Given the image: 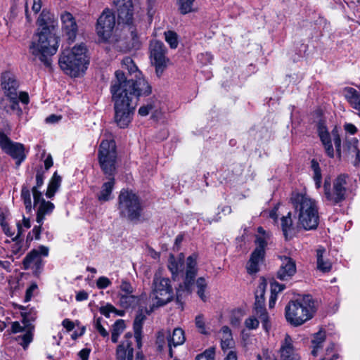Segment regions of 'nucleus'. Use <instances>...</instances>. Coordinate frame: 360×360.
Returning <instances> with one entry per match:
<instances>
[{
	"label": "nucleus",
	"instance_id": "obj_31",
	"mask_svg": "<svg viewBox=\"0 0 360 360\" xmlns=\"http://www.w3.org/2000/svg\"><path fill=\"white\" fill-rule=\"evenodd\" d=\"M344 148L347 153L349 157L354 158L353 165L357 167L360 163V151L358 148V140L352 139L347 141L344 145Z\"/></svg>",
	"mask_w": 360,
	"mask_h": 360
},
{
	"label": "nucleus",
	"instance_id": "obj_16",
	"mask_svg": "<svg viewBox=\"0 0 360 360\" xmlns=\"http://www.w3.org/2000/svg\"><path fill=\"white\" fill-rule=\"evenodd\" d=\"M256 248L250 255L247 264V271L250 274H255L259 271V264L263 262L265 256V248L267 242L262 237H257L255 241Z\"/></svg>",
	"mask_w": 360,
	"mask_h": 360
},
{
	"label": "nucleus",
	"instance_id": "obj_39",
	"mask_svg": "<svg viewBox=\"0 0 360 360\" xmlns=\"http://www.w3.org/2000/svg\"><path fill=\"white\" fill-rule=\"evenodd\" d=\"M325 340L326 333L324 331L319 330L318 333L314 334V338L311 341L313 345L311 354L313 356H316L317 355L318 351L322 347V344Z\"/></svg>",
	"mask_w": 360,
	"mask_h": 360
},
{
	"label": "nucleus",
	"instance_id": "obj_24",
	"mask_svg": "<svg viewBox=\"0 0 360 360\" xmlns=\"http://www.w3.org/2000/svg\"><path fill=\"white\" fill-rule=\"evenodd\" d=\"M196 274L197 269H186L184 285H180V288L176 290V299L178 300L181 298L182 293H191Z\"/></svg>",
	"mask_w": 360,
	"mask_h": 360
},
{
	"label": "nucleus",
	"instance_id": "obj_14",
	"mask_svg": "<svg viewBox=\"0 0 360 360\" xmlns=\"http://www.w3.org/2000/svg\"><path fill=\"white\" fill-rule=\"evenodd\" d=\"M167 49L164 44L160 41H155L150 44V60L155 68V73L158 77H161L167 66L169 61L167 58Z\"/></svg>",
	"mask_w": 360,
	"mask_h": 360
},
{
	"label": "nucleus",
	"instance_id": "obj_41",
	"mask_svg": "<svg viewBox=\"0 0 360 360\" xmlns=\"http://www.w3.org/2000/svg\"><path fill=\"white\" fill-rule=\"evenodd\" d=\"M124 328L125 323L122 319H119L115 322L111 332V340L112 342H117L119 336L124 331Z\"/></svg>",
	"mask_w": 360,
	"mask_h": 360
},
{
	"label": "nucleus",
	"instance_id": "obj_42",
	"mask_svg": "<svg viewBox=\"0 0 360 360\" xmlns=\"http://www.w3.org/2000/svg\"><path fill=\"white\" fill-rule=\"evenodd\" d=\"M207 286V283L205 278L200 277L196 281V287H197V294L199 297L203 301H206V295L205 294V290Z\"/></svg>",
	"mask_w": 360,
	"mask_h": 360
},
{
	"label": "nucleus",
	"instance_id": "obj_62",
	"mask_svg": "<svg viewBox=\"0 0 360 360\" xmlns=\"http://www.w3.org/2000/svg\"><path fill=\"white\" fill-rule=\"evenodd\" d=\"M0 224L1 226L2 230L4 232V233L7 236H11L13 233L11 231L10 227L8 224V223L6 221V216L4 215L2 221H0Z\"/></svg>",
	"mask_w": 360,
	"mask_h": 360
},
{
	"label": "nucleus",
	"instance_id": "obj_15",
	"mask_svg": "<svg viewBox=\"0 0 360 360\" xmlns=\"http://www.w3.org/2000/svg\"><path fill=\"white\" fill-rule=\"evenodd\" d=\"M266 287V281L262 279L255 292V314L260 319L263 328L268 332L270 328V323L268 313L264 307V294Z\"/></svg>",
	"mask_w": 360,
	"mask_h": 360
},
{
	"label": "nucleus",
	"instance_id": "obj_6",
	"mask_svg": "<svg viewBox=\"0 0 360 360\" xmlns=\"http://www.w3.org/2000/svg\"><path fill=\"white\" fill-rule=\"evenodd\" d=\"M314 311L313 298L307 295L302 299L290 301L285 308V316L288 323L294 326H299L311 319Z\"/></svg>",
	"mask_w": 360,
	"mask_h": 360
},
{
	"label": "nucleus",
	"instance_id": "obj_23",
	"mask_svg": "<svg viewBox=\"0 0 360 360\" xmlns=\"http://www.w3.org/2000/svg\"><path fill=\"white\" fill-rule=\"evenodd\" d=\"M34 207L37 208V223L43 224L45 216L53 212L54 205L49 201H46L41 196L37 204L34 202Z\"/></svg>",
	"mask_w": 360,
	"mask_h": 360
},
{
	"label": "nucleus",
	"instance_id": "obj_29",
	"mask_svg": "<svg viewBox=\"0 0 360 360\" xmlns=\"http://www.w3.org/2000/svg\"><path fill=\"white\" fill-rule=\"evenodd\" d=\"M280 352L281 360H298L294 352L292 339L289 335H285L284 343L282 345Z\"/></svg>",
	"mask_w": 360,
	"mask_h": 360
},
{
	"label": "nucleus",
	"instance_id": "obj_22",
	"mask_svg": "<svg viewBox=\"0 0 360 360\" xmlns=\"http://www.w3.org/2000/svg\"><path fill=\"white\" fill-rule=\"evenodd\" d=\"M185 333L184 330L181 328H174L172 334L168 331L167 347L169 350V356L170 358H173L174 356L173 347H176L183 345L185 342Z\"/></svg>",
	"mask_w": 360,
	"mask_h": 360
},
{
	"label": "nucleus",
	"instance_id": "obj_58",
	"mask_svg": "<svg viewBox=\"0 0 360 360\" xmlns=\"http://www.w3.org/2000/svg\"><path fill=\"white\" fill-rule=\"evenodd\" d=\"M114 310L115 307L110 304H107L105 306H102L99 309L100 313L106 317H109L110 313L114 311Z\"/></svg>",
	"mask_w": 360,
	"mask_h": 360
},
{
	"label": "nucleus",
	"instance_id": "obj_45",
	"mask_svg": "<svg viewBox=\"0 0 360 360\" xmlns=\"http://www.w3.org/2000/svg\"><path fill=\"white\" fill-rule=\"evenodd\" d=\"M165 39L171 49H176L179 44L178 35L174 31L165 32Z\"/></svg>",
	"mask_w": 360,
	"mask_h": 360
},
{
	"label": "nucleus",
	"instance_id": "obj_64",
	"mask_svg": "<svg viewBox=\"0 0 360 360\" xmlns=\"http://www.w3.org/2000/svg\"><path fill=\"white\" fill-rule=\"evenodd\" d=\"M91 352V349L89 348H84L79 351L78 355L81 360H88Z\"/></svg>",
	"mask_w": 360,
	"mask_h": 360
},
{
	"label": "nucleus",
	"instance_id": "obj_21",
	"mask_svg": "<svg viewBox=\"0 0 360 360\" xmlns=\"http://www.w3.org/2000/svg\"><path fill=\"white\" fill-rule=\"evenodd\" d=\"M1 86L5 96L19 94L18 91L19 83L15 75L11 72L2 73L1 77Z\"/></svg>",
	"mask_w": 360,
	"mask_h": 360
},
{
	"label": "nucleus",
	"instance_id": "obj_38",
	"mask_svg": "<svg viewBox=\"0 0 360 360\" xmlns=\"http://www.w3.org/2000/svg\"><path fill=\"white\" fill-rule=\"evenodd\" d=\"M61 182V178L59 175L57 174L56 172L53 175L46 193V195L47 198H51L53 197L56 192L57 189L59 188Z\"/></svg>",
	"mask_w": 360,
	"mask_h": 360
},
{
	"label": "nucleus",
	"instance_id": "obj_46",
	"mask_svg": "<svg viewBox=\"0 0 360 360\" xmlns=\"http://www.w3.org/2000/svg\"><path fill=\"white\" fill-rule=\"evenodd\" d=\"M168 331H165L164 330H160L157 333L156 336V345L158 347V349L160 352H162L165 346V341H167Z\"/></svg>",
	"mask_w": 360,
	"mask_h": 360
},
{
	"label": "nucleus",
	"instance_id": "obj_5",
	"mask_svg": "<svg viewBox=\"0 0 360 360\" xmlns=\"http://www.w3.org/2000/svg\"><path fill=\"white\" fill-rule=\"evenodd\" d=\"M86 51V46L83 43L75 45L71 50L65 49L58 61L60 68L72 77H79L88 68Z\"/></svg>",
	"mask_w": 360,
	"mask_h": 360
},
{
	"label": "nucleus",
	"instance_id": "obj_28",
	"mask_svg": "<svg viewBox=\"0 0 360 360\" xmlns=\"http://www.w3.org/2000/svg\"><path fill=\"white\" fill-rule=\"evenodd\" d=\"M116 356L117 360H133L134 349L131 343H129L127 341H122L117 347Z\"/></svg>",
	"mask_w": 360,
	"mask_h": 360
},
{
	"label": "nucleus",
	"instance_id": "obj_36",
	"mask_svg": "<svg viewBox=\"0 0 360 360\" xmlns=\"http://www.w3.org/2000/svg\"><path fill=\"white\" fill-rule=\"evenodd\" d=\"M44 172L39 170L37 171L36 174V185L32 188V193L35 204L38 202V201L42 196V194L40 192L39 188L44 184Z\"/></svg>",
	"mask_w": 360,
	"mask_h": 360
},
{
	"label": "nucleus",
	"instance_id": "obj_53",
	"mask_svg": "<svg viewBox=\"0 0 360 360\" xmlns=\"http://www.w3.org/2000/svg\"><path fill=\"white\" fill-rule=\"evenodd\" d=\"M112 284L110 280L105 276H101L96 281V286L98 289H105Z\"/></svg>",
	"mask_w": 360,
	"mask_h": 360
},
{
	"label": "nucleus",
	"instance_id": "obj_35",
	"mask_svg": "<svg viewBox=\"0 0 360 360\" xmlns=\"http://www.w3.org/2000/svg\"><path fill=\"white\" fill-rule=\"evenodd\" d=\"M34 327L27 328L25 333L16 336L15 340L26 350L30 344L33 341Z\"/></svg>",
	"mask_w": 360,
	"mask_h": 360
},
{
	"label": "nucleus",
	"instance_id": "obj_56",
	"mask_svg": "<svg viewBox=\"0 0 360 360\" xmlns=\"http://www.w3.org/2000/svg\"><path fill=\"white\" fill-rule=\"evenodd\" d=\"M27 330V327L24 326H21L18 321H13L11 323V333L15 334L18 333H22L23 331L25 332Z\"/></svg>",
	"mask_w": 360,
	"mask_h": 360
},
{
	"label": "nucleus",
	"instance_id": "obj_48",
	"mask_svg": "<svg viewBox=\"0 0 360 360\" xmlns=\"http://www.w3.org/2000/svg\"><path fill=\"white\" fill-rule=\"evenodd\" d=\"M157 111L155 102L151 101L148 102L146 105H142L139 109V114L141 116H146L150 113H153Z\"/></svg>",
	"mask_w": 360,
	"mask_h": 360
},
{
	"label": "nucleus",
	"instance_id": "obj_54",
	"mask_svg": "<svg viewBox=\"0 0 360 360\" xmlns=\"http://www.w3.org/2000/svg\"><path fill=\"white\" fill-rule=\"evenodd\" d=\"M101 319H102L101 318H98L96 319V321L94 322V327L102 337L106 338V337H108L109 334H108V332L102 326Z\"/></svg>",
	"mask_w": 360,
	"mask_h": 360
},
{
	"label": "nucleus",
	"instance_id": "obj_50",
	"mask_svg": "<svg viewBox=\"0 0 360 360\" xmlns=\"http://www.w3.org/2000/svg\"><path fill=\"white\" fill-rule=\"evenodd\" d=\"M22 323H23V325H25L27 328L34 327L31 324V322L34 321L36 319V313H35V311H30L29 313L22 312Z\"/></svg>",
	"mask_w": 360,
	"mask_h": 360
},
{
	"label": "nucleus",
	"instance_id": "obj_19",
	"mask_svg": "<svg viewBox=\"0 0 360 360\" xmlns=\"http://www.w3.org/2000/svg\"><path fill=\"white\" fill-rule=\"evenodd\" d=\"M280 266L276 272V277L281 281H289L297 272L295 261L286 255L279 256Z\"/></svg>",
	"mask_w": 360,
	"mask_h": 360
},
{
	"label": "nucleus",
	"instance_id": "obj_30",
	"mask_svg": "<svg viewBox=\"0 0 360 360\" xmlns=\"http://www.w3.org/2000/svg\"><path fill=\"white\" fill-rule=\"evenodd\" d=\"M326 250L323 247H319L316 250V264L317 269L323 272H329L332 269V264L325 255Z\"/></svg>",
	"mask_w": 360,
	"mask_h": 360
},
{
	"label": "nucleus",
	"instance_id": "obj_47",
	"mask_svg": "<svg viewBox=\"0 0 360 360\" xmlns=\"http://www.w3.org/2000/svg\"><path fill=\"white\" fill-rule=\"evenodd\" d=\"M18 234L14 238V240L16 242L11 247V251L14 255H21L25 250L22 249L21 243L18 241L22 234V228L19 224H18Z\"/></svg>",
	"mask_w": 360,
	"mask_h": 360
},
{
	"label": "nucleus",
	"instance_id": "obj_51",
	"mask_svg": "<svg viewBox=\"0 0 360 360\" xmlns=\"http://www.w3.org/2000/svg\"><path fill=\"white\" fill-rule=\"evenodd\" d=\"M215 350L214 347L206 349L204 352L198 354L195 357V360H214Z\"/></svg>",
	"mask_w": 360,
	"mask_h": 360
},
{
	"label": "nucleus",
	"instance_id": "obj_49",
	"mask_svg": "<svg viewBox=\"0 0 360 360\" xmlns=\"http://www.w3.org/2000/svg\"><path fill=\"white\" fill-rule=\"evenodd\" d=\"M195 0H178L179 10L182 14H186L193 11V4Z\"/></svg>",
	"mask_w": 360,
	"mask_h": 360
},
{
	"label": "nucleus",
	"instance_id": "obj_12",
	"mask_svg": "<svg viewBox=\"0 0 360 360\" xmlns=\"http://www.w3.org/2000/svg\"><path fill=\"white\" fill-rule=\"evenodd\" d=\"M116 25L115 13L108 8L105 9L97 20L96 31L103 41H107L112 36Z\"/></svg>",
	"mask_w": 360,
	"mask_h": 360
},
{
	"label": "nucleus",
	"instance_id": "obj_20",
	"mask_svg": "<svg viewBox=\"0 0 360 360\" xmlns=\"http://www.w3.org/2000/svg\"><path fill=\"white\" fill-rule=\"evenodd\" d=\"M62 30L67 37L69 43H72L76 39L78 31V26L75 18L72 13L64 12L60 15Z\"/></svg>",
	"mask_w": 360,
	"mask_h": 360
},
{
	"label": "nucleus",
	"instance_id": "obj_18",
	"mask_svg": "<svg viewBox=\"0 0 360 360\" xmlns=\"http://www.w3.org/2000/svg\"><path fill=\"white\" fill-rule=\"evenodd\" d=\"M9 103L4 107V110L8 114H15L18 117L22 115V110L20 107L19 101L24 105L30 103V97L27 92L20 91L18 94L6 96Z\"/></svg>",
	"mask_w": 360,
	"mask_h": 360
},
{
	"label": "nucleus",
	"instance_id": "obj_61",
	"mask_svg": "<svg viewBox=\"0 0 360 360\" xmlns=\"http://www.w3.org/2000/svg\"><path fill=\"white\" fill-rule=\"evenodd\" d=\"M37 288V285L35 283H32L27 290L25 297V301L28 302L31 300L33 292L36 290Z\"/></svg>",
	"mask_w": 360,
	"mask_h": 360
},
{
	"label": "nucleus",
	"instance_id": "obj_55",
	"mask_svg": "<svg viewBox=\"0 0 360 360\" xmlns=\"http://www.w3.org/2000/svg\"><path fill=\"white\" fill-rule=\"evenodd\" d=\"M271 293L275 294L278 295V294L282 292L285 288V285L282 283H279L278 282L274 281L271 283Z\"/></svg>",
	"mask_w": 360,
	"mask_h": 360
},
{
	"label": "nucleus",
	"instance_id": "obj_63",
	"mask_svg": "<svg viewBox=\"0 0 360 360\" xmlns=\"http://www.w3.org/2000/svg\"><path fill=\"white\" fill-rule=\"evenodd\" d=\"M89 298V294L85 290H80L77 292L75 300L77 302H82Z\"/></svg>",
	"mask_w": 360,
	"mask_h": 360
},
{
	"label": "nucleus",
	"instance_id": "obj_37",
	"mask_svg": "<svg viewBox=\"0 0 360 360\" xmlns=\"http://www.w3.org/2000/svg\"><path fill=\"white\" fill-rule=\"evenodd\" d=\"M20 196L27 212L30 213L32 210L31 191L30 188L25 184H23L22 186Z\"/></svg>",
	"mask_w": 360,
	"mask_h": 360
},
{
	"label": "nucleus",
	"instance_id": "obj_52",
	"mask_svg": "<svg viewBox=\"0 0 360 360\" xmlns=\"http://www.w3.org/2000/svg\"><path fill=\"white\" fill-rule=\"evenodd\" d=\"M195 323L200 333L204 335H207L208 333L206 330L204 318L202 314H199L195 317Z\"/></svg>",
	"mask_w": 360,
	"mask_h": 360
},
{
	"label": "nucleus",
	"instance_id": "obj_2",
	"mask_svg": "<svg viewBox=\"0 0 360 360\" xmlns=\"http://www.w3.org/2000/svg\"><path fill=\"white\" fill-rule=\"evenodd\" d=\"M98 158L102 171L108 176V181L102 185L100 192L97 194L98 200L103 202L109 201L112 198L111 194L115 183L114 174L116 169L117 151L113 140L101 141Z\"/></svg>",
	"mask_w": 360,
	"mask_h": 360
},
{
	"label": "nucleus",
	"instance_id": "obj_4",
	"mask_svg": "<svg viewBox=\"0 0 360 360\" xmlns=\"http://www.w3.org/2000/svg\"><path fill=\"white\" fill-rule=\"evenodd\" d=\"M59 38L48 27L39 28L29 46L34 60L38 59L46 66L51 65L50 58L56 53Z\"/></svg>",
	"mask_w": 360,
	"mask_h": 360
},
{
	"label": "nucleus",
	"instance_id": "obj_13",
	"mask_svg": "<svg viewBox=\"0 0 360 360\" xmlns=\"http://www.w3.org/2000/svg\"><path fill=\"white\" fill-rule=\"evenodd\" d=\"M0 148L1 150L9 155L15 160V164L18 167L25 160L24 145L12 141L7 135L0 131Z\"/></svg>",
	"mask_w": 360,
	"mask_h": 360
},
{
	"label": "nucleus",
	"instance_id": "obj_26",
	"mask_svg": "<svg viewBox=\"0 0 360 360\" xmlns=\"http://www.w3.org/2000/svg\"><path fill=\"white\" fill-rule=\"evenodd\" d=\"M343 94L347 102L357 111V115L360 117V90L345 87Z\"/></svg>",
	"mask_w": 360,
	"mask_h": 360
},
{
	"label": "nucleus",
	"instance_id": "obj_59",
	"mask_svg": "<svg viewBox=\"0 0 360 360\" xmlns=\"http://www.w3.org/2000/svg\"><path fill=\"white\" fill-rule=\"evenodd\" d=\"M122 292H124V295H130L133 292V287L127 281H122L120 285Z\"/></svg>",
	"mask_w": 360,
	"mask_h": 360
},
{
	"label": "nucleus",
	"instance_id": "obj_11",
	"mask_svg": "<svg viewBox=\"0 0 360 360\" xmlns=\"http://www.w3.org/2000/svg\"><path fill=\"white\" fill-rule=\"evenodd\" d=\"M318 134L322 144L324 146L325 151L329 158H334L335 151L332 144V140L334 143L337 155L339 158L341 156V139L339 130L335 127L330 133L328 132L323 123L319 122L318 124Z\"/></svg>",
	"mask_w": 360,
	"mask_h": 360
},
{
	"label": "nucleus",
	"instance_id": "obj_9",
	"mask_svg": "<svg viewBox=\"0 0 360 360\" xmlns=\"http://www.w3.org/2000/svg\"><path fill=\"white\" fill-rule=\"evenodd\" d=\"M113 4L117 13L118 23L126 25L132 40V45L139 43L137 24L133 18L134 6L132 0H113Z\"/></svg>",
	"mask_w": 360,
	"mask_h": 360
},
{
	"label": "nucleus",
	"instance_id": "obj_34",
	"mask_svg": "<svg viewBox=\"0 0 360 360\" xmlns=\"http://www.w3.org/2000/svg\"><path fill=\"white\" fill-rule=\"evenodd\" d=\"M54 15L46 10H43L37 19L39 28L48 27L51 30V28L54 27Z\"/></svg>",
	"mask_w": 360,
	"mask_h": 360
},
{
	"label": "nucleus",
	"instance_id": "obj_17",
	"mask_svg": "<svg viewBox=\"0 0 360 360\" xmlns=\"http://www.w3.org/2000/svg\"><path fill=\"white\" fill-rule=\"evenodd\" d=\"M49 248L44 245H39L37 248L32 250L23 259L22 264L25 269L33 266L36 270H39L44 266L42 257H47Z\"/></svg>",
	"mask_w": 360,
	"mask_h": 360
},
{
	"label": "nucleus",
	"instance_id": "obj_32",
	"mask_svg": "<svg viewBox=\"0 0 360 360\" xmlns=\"http://www.w3.org/2000/svg\"><path fill=\"white\" fill-rule=\"evenodd\" d=\"M281 229L285 238H291L295 233V226L293 224L292 213L289 212L285 216L281 219Z\"/></svg>",
	"mask_w": 360,
	"mask_h": 360
},
{
	"label": "nucleus",
	"instance_id": "obj_57",
	"mask_svg": "<svg viewBox=\"0 0 360 360\" xmlns=\"http://www.w3.org/2000/svg\"><path fill=\"white\" fill-rule=\"evenodd\" d=\"M245 325L248 329H255L259 326V321L254 316H251L245 320Z\"/></svg>",
	"mask_w": 360,
	"mask_h": 360
},
{
	"label": "nucleus",
	"instance_id": "obj_10",
	"mask_svg": "<svg viewBox=\"0 0 360 360\" xmlns=\"http://www.w3.org/2000/svg\"><path fill=\"white\" fill-rule=\"evenodd\" d=\"M347 178V174L339 175L333 181V187H331L330 178H325L323 184L324 197L330 204L336 205L345 199Z\"/></svg>",
	"mask_w": 360,
	"mask_h": 360
},
{
	"label": "nucleus",
	"instance_id": "obj_44",
	"mask_svg": "<svg viewBox=\"0 0 360 360\" xmlns=\"http://www.w3.org/2000/svg\"><path fill=\"white\" fill-rule=\"evenodd\" d=\"M41 226L42 224H38V225H35L32 231L29 232L27 236L26 243H27V247L30 245V243L33 240H39L41 238Z\"/></svg>",
	"mask_w": 360,
	"mask_h": 360
},
{
	"label": "nucleus",
	"instance_id": "obj_27",
	"mask_svg": "<svg viewBox=\"0 0 360 360\" xmlns=\"http://www.w3.org/2000/svg\"><path fill=\"white\" fill-rule=\"evenodd\" d=\"M146 309L150 310L146 308L144 313L143 309H139L134 321V338L139 348L141 347V330L143 321L146 319L145 314H148Z\"/></svg>",
	"mask_w": 360,
	"mask_h": 360
},
{
	"label": "nucleus",
	"instance_id": "obj_25",
	"mask_svg": "<svg viewBox=\"0 0 360 360\" xmlns=\"http://www.w3.org/2000/svg\"><path fill=\"white\" fill-rule=\"evenodd\" d=\"M146 299V295H141L140 297L130 295H120V304L124 309L134 308L136 306L139 307H142V304L145 303Z\"/></svg>",
	"mask_w": 360,
	"mask_h": 360
},
{
	"label": "nucleus",
	"instance_id": "obj_7",
	"mask_svg": "<svg viewBox=\"0 0 360 360\" xmlns=\"http://www.w3.org/2000/svg\"><path fill=\"white\" fill-rule=\"evenodd\" d=\"M144 205L140 197L131 190L122 189L118 195L117 210L120 216L129 221H138Z\"/></svg>",
	"mask_w": 360,
	"mask_h": 360
},
{
	"label": "nucleus",
	"instance_id": "obj_40",
	"mask_svg": "<svg viewBox=\"0 0 360 360\" xmlns=\"http://www.w3.org/2000/svg\"><path fill=\"white\" fill-rule=\"evenodd\" d=\"M311 168L313 172V179L315 183V186L319 189L321 186L322 174L319 164L314 159L311 161Z\"/></svg>",
	"mask_w": 360,
	"mask_h": 360
},
{
	"label": "nucleus",
	"instance_id": "obj_8",
	"mask_svg": "<svg viewBox=\"0 0 360 360\" xmlns=\"http://www.w3.org/2000/svg\"><path fill=\"white\" fill-rule=\"evenodd\" d=\"M151 296L153 304L149 311L146 309L147 314L151 313L154 308L164 306L172 300L174 291L171 281L168 278L161 277L155 274L153 281Z\"/></svg>",
	"mask_w": 360,
	"mask_h": 360
},
{
	"label": "nucleus",
	"instance_id": "obj_3",
	"mask_svg": "<svg viewBox=\"0 0 360 360\" xmlns=\"http://www.w3.org/2000/svg\"><path fill=\"white\" fill-rule=\"evenodd\" d=\"M297 214V226L306 231L314 230L319 223L317 202L306 194L295 193L290 198Z\"/></svg>",
	"mask_w": 360,
	"mask_h": 360
},
{
	"label": "nucleus",
	"instance_id": "obj_33",
	"mask_svg": "<svg viewBox=\"0 0 360 360\" xmlns=\"http://www.w3.org/2000/svg\"><path fill=\"white\" fill-rule=\"evenodd\" d=\"M221 347L223 350L231 348L234 345L231 329L228 326H223L219 332Z\"/></svg>",
	"mask_w": 360,
	"mask_h": 360
},
{
	"label": "nucleus",
	"instance_id": "obj_1",
	"mask_svg": "<svg viewBox=\"0 0 360 360\" xmlns=\"http://www.w3.org/2000/svg\"><path fill=\"white\" fill-rule=\"evenodd\" d=\"M114 103V120L121 129L127 128L133 119L138 98L151 94V86L130 57L122 60V70L115 71L110 84Z\"/></svg>",
	"mask_w": 360,
	"mask_h": 360
},
{
	"label": "nucleus",
	"instance_id": "obj_60",
	"mask_svg": "<svg viewBox=\"0 0 360 360\" xmlns=\"http://www.w3.org/2000/svg\"><path fill=\"white\" fill-rule=\"evenodd\" d=\"M196 259L197 256L195 255H190L186 259V269H197Z\"/></svg>",
	"mask_w": 360,
	"mask_h": 360
},
{
	"label": "nucleus",
	"instance_id": "obj_43",
	"mask_svg": "<svg viewBox=\"0 0 360 360\" xmlns=\"http://www.w3.org/2000/svg\"><path fill=\"white\" fill-rule=\"evenodd\" d=\"M183 266L181 261H176L174 255H171L168 261V269L173 276L176 275Z\"/></svg>",
	"mask_w": 360,
	"mask_h": 360
}]
</instances>
